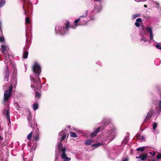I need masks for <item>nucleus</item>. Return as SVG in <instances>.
<instances>
[{
  "mask_svg": "<svg viewBox=\"0 0 161 161\" xmlns=\"http://www.w3.org/2000/svg\"><path fill=\"white\" fill-rule=\"evenodd\" d=\"M144 6L145 7H147V5H144Z\"/></svg>",
  "mask_w": 161,
  "mask_h": 161,
  "instance_id": "obj_45",
  "label": "nucleus"
},
{
  "mask_svg": "<svg viewBox=\"0 0 161 161\" xmlns=\"http://www.w3.org/2000/svg\"><path fill=\"white\" fill-rule=\"evenodd\" d=\"M141 41H143L144 42H146L147 40L145 38L143 37L141 39Z\"/></svg>",
  "mask_w": 161,
  "mask_h": 161,
  "instance_id": "obj_37",
  "label": "nucleus"
},
{
  "mask_svg": "<svg viewBox=\"0 0 161 161\" xmlns=\"http://www.w3.org/2000/svg\"><path fill=\"white\" fill-rule=\"evenodd\" d=\"M159 110H161V101H159Z\"/></svg>",
  "mask_w": 161,
  "mask_h": 161,
  "instance_id": "obj_34",
  "label": "nucleus"
},
{
  "mask_svg": "<svg viewBox=\"0 0 161 161\" xmlns=\"http://www.w3.org/2000/svg\"><path fill=\"white\" fill-rule=\"evenodd\" d=\"M5 1L4 0H0V7H2L5 4Z\"/></svg>",
  "mask_w": 161,
  "mask_h": 161,
  "instance_id": "obj_22",
  "label": "nucleus"
},
{
  "mask_svg": "<svg viewBox=\"0 0 161 161\" xmlns=\"http://www.w3.org/2000/svg\"><path fill=\"white\" fill-rule=\"evenodd\" d=\"M83 16H80L79 18L78 19H76L75 21V27H76L78 25L77 24L80 21V23L81 24V25H84L85 24V23H84L82 22L83 20L82 19Z\"/></svg>",
  "mask_w": 161,
  "mask_h": 161,
  "instance_id": "obj_8",
  "label": "nucleus"
},
{
  "mask_svg": "<svg viewBox=\"0 0 161 161\" xmlns=\"http://www.w3.org/2000/svg\"><path fill=\"white\" fill-rule=\"evenodd\" d=\"M157 126V124L156 123H154L153 124V129L154 130L156 129Z\"/></svg>",
  "mask_w": 161,
  "mask_h": 161,
  "instance_id": "obj_29",
  "label": "nucleus"
},
{
  "mask_svg": "<svg viewBox=\"0 0 161 161\" xmlns=\"http://www.w3.org/2000/svg\"><path fill=\"white\" fill-rule=\"evenodd\" d=\"M8 67L7 66H6V70L5 72V77L4 79L6 80V81H7L8 79V77L9 76V72L8 70Z\"/></svg>",
  "mask_w": 161,
  "mask_h": 161,
  "instance_id": "obj_10",
  "label": "nucleus"
},
{
  "mask_svg": "<svg viewBox=\"0 0 161 161\" xmlns=\"http://www.w3.org/2000/svg\"><path fill=\"white\" fill-rule=\"evenodd\" d=\"M152 153L151 152H149V153L150 154H152ZM155 155V152H154L153 153V154H152V155L153 156H154V155Z\"/></svg>",
  "mask_w": 161,
  "mask_h": 161,
  "instance_id": "obj_39",
  "label": "nucleus"
},
{
  "mask_svg": "<svg viewBox=\"0 0 161 161\" xmlns=\"http://www.w3.org/2000/svg\"><path fill=\"white\" fill-rule=\"evenodd\" d=\"M31 20L30 18L28 17H26L25 18V24H28L30 23Z\"/></svg>",
  "mask_w": 161,
  "mask_h": 161,
  "instance_id": "obj_23",
  "label": "nucleus"
},
{
  "mask_svg": "<svg viewBox=\"0 0 161 161\" xmlns=\"http://www.w3.org/2000/svg\"><path fill=\"white\" fill-rule=\"evenodd\" d=\"M156 47L159 49H161V46L159 44H157L156 45Z\"/></svg>",
  "mask_w": 161,
  "mask_h": 161,
  "instance_id": "obj_32",
  "label": "nucleus"
},
{
  "mask_svg": "<svg viewBox=\"0 0 161 161\" xmlns=\"http://www.w3.org/2000/svg\"><path fill=\"white\" fill-rule=\"evenodd\" d=\"M144 136H142V139H144Z\"/></svg>",
  "mask_w": 161,
  "mask_h": 161,
  "instance_id": "obj_47",
  "label": "nucleus"
},
{
  "mask_svg": "<svg viewBox=\"0 0 161 161\" xmlns=\"http://www.w3.org/2000/svg\"><path fill=\"white\" fill-rule=\"evenodd\" d=\"M4 41V38L3 36H0V42H2Z\"/></svg>",
  "mask_w": 161,
  "mask_h": 161,
  "instance_id": "obj_33",
  "label": "nucleus"
},
{
  "mask_svg": "<svg viewBox=\"0 0 161 161\" xmlns=\"http://www.w3.org/2000/svg\"><path fill=\"white\" fill-rule=\"evenodd\" d=\"M145 149V147H139L136 150L138 151H141L143 152Z\"/></svg>",
  "mask_w": 161,
  "mask_h": 161,
  "instance_id": "obj_24",
  "label": "nucleus"
},
{
  "mask_svg": "<svg viewBox=\"0 0 161 161\" xmlns=\"http://www.w3.org/2000/svg\"><path fill=\"white\" fill-rule=\"evenodd\" d=\"M28 55V52L27 51L25 52L23 55V58L25 59L27 58Z\"/></svg>",
  "mask_w": 161,
  "mask_h": 161,
  "instance_id": "obj_20",
  "label": "nucleus"
},
{
  "mask_svg": "<svg viewBox=\"0 0 161 161\" xmlns=\"http://www.w3.org/2000/svg\"><path fill=\"white\" fill-rule=\"evenodd\" d=\"M147 155L146 154L142 155H140L138 157H136V158H141L142 160H145L147 158Z\"/></svg>",
  "mask_w": 161,
  "mask_h": 161,
  "instance_id": "obj_11",
  "label": "nucleus"
},
{
  "mask_svg": "<svg viewBox=\"0 0 161 161\" xmlns=\"http://www.w3.org/2000/svg\"><path fill=\"white\" fill-rule=\"evenodd\" d=\"M69 22H67L66 24V26L65 27H63V28L60 27L59 26H56L55 28L56 32L57 33L58 32L60 33L61 35H63L64 34L63 32H65V31H67L69 27Z\"/></svg>",
  "mask_w": 161,
  "mask_h": 161,
  "instance_id": "obj_5",
  "label": "nucleus"
},
{
  "mask_svg": "<svg viewBox=\"0 0 161 161\" xmlns=\"http://www.w3.org/2000/svg\"><path fill=\"white\" fill-rule=\"evenodd\" d=\"M70 135L71 137H77L76 134L74 132H70Z\"/></svg>",
  "mask_w": 161,
  "mask_h": 161,
  "instance_id": "obj_27",
  "label": "nucleus"
},
{
  "mask_svg": "<svg viewBox=\"0 0 161 161\" xmlns=\"http://www.w3.org/2000/svg\"><path fill=\"white\" fill-rule=\"evenodd\" d=\"M135 0V1H136V2H139L142 1V0Z\"/></svg>",
  "mask_w": 161,
  "mask_h": 161,
  "instance_id": "obj_40",
  "label": "nucleus"
},
{
  "mask_svg": "<svg viewBox=\"0 0 161 161\" xmlns=\"http://www.w3.org/2000/svg\"><path fill=\"white\" fill-rule=\"evenodd\" d=\"M115 130L113 129L112 130L110 131H108L107 134V137H104L103 140V141H105L104 143L103 142L102 143H97L92 144V147H98L100 146L103 144H107L111 141L115 137V133H114Z\"/></svg>",
  "mask_w": 161,
  "mask_h": 161,
  "instance_id": "obj_2",
  "label": "nucleus"
},
{
  "mask_svg": "<svg viewBox=\"0 0 161 161\" xmlns=\"http://www.w3.org/2000/svg\"><path fill=\"white\" fill-rule=\"evenodd\" d=\"M14 70L15 71V69H14Z\"/></svg>",
  "mask_w": 161,
  "mask_h": 161,
  "instance_id": "obj_49",
  "label": "nucleus"
},
{
  "mask_svg": "<svg viewBox=\"0 0 161 161\" xmlns=\"http://www.w3.org/2000/svg\"><path fill=\"white\" fill-rule=\"evenodd\" d=\"M152 161H155V160H153Z\"/></svg>",
  "mask_w": 161,
  "mask_h": 161,
  "instance_id": "obj_50",
  "label": "nucleus"
},
{
  "mask_svg": "<svg viewBox=\"0 0 161 161\" xmlns=\"http://www.w3.org/2000/svg\"><path fill=\"white\" fill-rule=\"evenodd\" d=\"M41 96V94L38 92H35V97L36 98H37L38 99Z\"/></svg>",
  "mask_w": 161,
  "mask_h": 161,
  "instance_id": "obj_26",
  "label": "nucleus"
},
{
  "mask_svg": "<svg viewBox=\"0 0 161 161\" xmlns=\"http://www.w3.org/2000/svg\"><path fill=\"white\" fill-rule=\"evenodd\" d=\"M146 31H147L149 32L150 33V38L151 40H152L153 37L152 28L150 27H147L146 28H144L142 29V31L144 32L145 34H146L145 32Z\"/></svg>",
  "mask_w": 161,
  "mask_h": 161,
  "instance_id": "obj_7",
  "label": "nucleus"
},
{
  "mask_svg": "<svg viewBox=\"0 0 161 161\" xmlns=\"http://www.w3.org/2000/svg\"><path fill=\"white\" fill-rule=\"evenodd\" d=\"M88 13V11H86V15H85L82 16H83V18L82 19L83 21H82L84 23H85V24L84 25H85L87 23V21L86 20V17L87 16V14Z\"/></svg>",
  "mask_w": 161,
  "mask_h": 161,
  "instance_id": "obj_17",
  "label": "nucleus"
},
{
  "mask_svg": "<svg viewBox=\"0 0 161 161\" xmlns=\"http://www.w3.org/2000/svg\"><path fill=\"white\" fill-rule=\"evenodd\" d=\"M140 16V14H136L135 15H134L133 16L132 18L133 19H135L136 18V17L139 16Z\"/></svg>",
  "mask_w": 161,
  "mask_h": 161,
  "instance_id": "obj_30",
  "label": "nucleus"
},
{
  "mask_svg": "<svg viewBox=\"0 0 161 161\" xmlns=\"http://www.w3.org/2000/svg\"><path fill=\"white\" fill-rule=\"evenodd\" d=\"M153 113L152 111H149L148 113L145 120L146 121L148 118H150L152 116Z\"/></svg>",
  "mask_w": 161,
  "mask_h": 161,
  "instance_id": "obj_18",
  "label": "nucleus"
},
{
  "mask_svg": "<svg viewBox=\"0 0 161 161\" xmlns=\"http://www.w3.org/2000/svg\"><path fill=\"white\" fill-rule=\"evenodd\" d=\"M1 48L2 51L3 53V57L5 58L4 62L5 64H7L10 59L9 55L8 52V48L5 43L2 45Z\"/></svg>",
  "mask_w": 161,
  "mask_h": 161,
  "instance_id": "obj_3",
  "label": "nucleus"
},
{
  "mask_svg": "<svg viewBox=\"0 0 161 161\" xmlns=\"http://www.w3.org/2000/svg\"><path fill=\"white\" fill-rule=\"evenodd\" d=\"M92 139H89L86 140L85 142L86 145H90L92 142Z\"/></svg>",
  "mask_w": 161,
  "mask_h": 161,
  "instance_id": "obj_16",
  "label": "nucleus"
},
{
  "mask_svg": "<svg viewBox=\"0 0 161 161\" xmlns=\"http://www.w3.org/2000/svg\"><path fill=\"white\" fill-rule=\"evenodd\" d=\"M30 3L29 2H28V5H30Z\"/></svg>",
  "mask_w": 161,
  "mask_h": 161,
  "instance_id": "obj_46",
  "label": "nucleus"
},
{
  "mask_svg": "<svg viewBox=\"0 0 161 161\" xmlns=\"http://www.w3.org/2000/svg\"><path fill=\"white\" fill-rule=\"evenodd\" d=\"M128 158L127 157L124 159L123 160V161H128Z\"/></svg>",
  "mask_w": 161,
  "mask_h": 161,
  "instance_id": "obj_38",
  "label": "nucleus"
},
{
  "mask_svg": "<svg viewBox=\"0 0 161 161\" xmlns=\"http://www.w3.org/2000/svg\"><path fill=\"white\" fill-rule=\"evenodd\" d=\"M36 127H36H34V129L33 130V132L34 131V130H35V131H36Z\"/></svg>",
  "mask_w": 161,
  "mask_h": 161,
  "instance_id": "obj_41",
  "label": "nucleus"
},
{
  "mask_svg": "<svg viewBox=\"0 0 161 161\" xmlns=\"http://www.w3.org/2000/svg\"><path fill=\"white\" fill-rule=\"evenodd\" d=\"M12 88V85H11L9 88V90H7L5 91L4 94V100L7 101L11 95Z\"/></svg>",
  "mask_w": 161,
  "mask_h": 161,
  "instance_id": "obj_6",
  "label": "nucleus"
},
{
  "mask_svg": "<svg viewBox=\"0 0 161 161\" xmlns=\"http://www.w3.org/2000/svg\"><path fill=\"white\" fill-rule=\"evenodd\" d=\"M15 80H16V79H14V81H15V82H16Z\"/></svg>",
  "mask_w": 161,
  "mask_h": 161,
  "instance_id": "obj_51",
  "label": "nucleus"
},
{
  "mask_svg": "<svg viewBox=\"0 0 161 161\" xmlns=\"http://www.w3.org/2000/svg\"><path fill=\"white\" fill-rule=\"evenodd\" d=\"M58 158V155L57 153H56L55 155V161H57V160Z\"/></svg>",
  "mask_w": 161,
  "mask_h": 161,
  "instance_id": "obj_36",
  "label": "nucleus"
},
{
  "mask_svg": "<svg viewBox=\"0 0 161 161\" xmlns=\"http://www.w3.org/2000/svg\"><path fill=\"white\" fill-rule=\"evenodd\" d=\"M66 130H63L59 133V135L61 136L60 138V141L64 140L65 139L66 135Z\"/></svg>",
  "mask_w": 161,
  "mask_h": 161,
  "instance_id": "obj_9",
  "label": "nucleus"
},
{
  "mask_svg": "<svg viewBox=\"0 0 161 161\" xmlns=\"http://www.w3.org/2000/svg\"><path fill=\"white\" fill-rule=\"evenodd\" d=\"M97 9V10H96V12H99V10H100V9H99V10H98Z\"/></svg>",
  "mask_w": 161,
  "mask_h": 161,
  "instance_id": "obj_43",
  "label": "nucleus"
},
{
  "mask_svg": "<svg viewBox=\"0 0 161 161\" xmlns=\"http://www.w3.org/2000/svg\"><path fill=\"white\" fill-rule=\"evenodd\" d=\"M100 129V127L97 128L95 131L91 134L90 136L91 137H93L96 136V135Z\"/></svg>",
  "mask_w": 161,
  "mask_h": 161,
  "instance_id": "obj_13",
  "label": "nucleus"
},
{
  "mask_svg": "<svg viewBox=\"0 0 161 161\" xmlns=\"http://www.w3.org/2000/svg\"><path fill=\"white\" fill-rule=\"evenodd\" d=\"M31 114H30V115L28 118V120L29 122V125L31 126V127H33V125H32V121L31 119Z\"/></svg>",
  "mask_w": 161,
  "mask_h": 161,
  "instance_id": "obj_14",
  "label": "nucleus"
},
{
  "mask_svg": "<svg viewBox=\"0 0 161 161\" xmlns=\"http://www.w3.org/2000/svg\"><path fill=\"white\" fill-rule=\"evenodd\" d=\"M26 1H25L24 2V5H23V8L24 9V14H26V13L25 11V8L26 7Z\"/></svg>",
  "mask_w": 161,
  "mask_h": 161,
  "instance_id": "obj_28",
  "label": "nucleus"
},
{
  "mask_svg": "<svg viewBox=\"0 0 161 161\" xmlns=\"http://www.w3.org/2000/svg\"><path fill=\"white\" fill-rule=\"evenodd\" d=\"M33 133V132H31L30 134H29L27 136V138L29 140H30L31 139V136H32V134Z\"/></svg>",
  "mask_w": 161,
  "mask_h": 161,
  "instance_id": "obj_25",
  "label": "nucleus"
},
{
  "mask_svg": "<svg viewBox=\"0 0 161 161\" xmlns=\"http://www.w3.org/2000/svg\"><path fill=\"white\" fill-rule=\"evenodd\" d=\"M63 145L59 142L58 145V148L60 151L61 152V158L63 159V161H70L71 158L67 157V155L65 153L66 149L65 147L62 148Z\"/></svg>",
  "mask_w": 161,
  "mask_h": 161,
  "instance_id": "obj_4",
  "label": "nucleus"
},
{
  "mask_svg": "<svg viewBox=\"0 0 161 161\" xmlns=\"http://www.w3.org/2000/svg\"><path fill=\"white\" fill-rule=\"evenodd\" d=\"M32 69L36 75L37 76L38 80L37 82L34 79H31L32 80V84L31 85V87L32 88H34L36 86L37 89H38L37 86H36V85L38 86V87H41V85L40 84V80L39 78V76L41 72V68L40 66L36 62H35L32 66Z\"/></svg>",
  "mask_w": 161,
  "mask_h": 161,
  "instance_id": "obj_1",
  "label": "nucleus"
},
{
  "mask_svg": "<svg viewBox=\"0 0 161 161\" xmlns=\"http://www.w3.org/2000/svg\"><path fill=\"white\" fill-rule=\"evenodd\" d=\"M3 137L2 136H0V140H3Z\"/></svg>",
  "mask_w": 161,
  "mask_h": 161,
  "instance_id": "obj_42",
  "label": "nucleus"
},
{
  "mask_svg": "<svg viewBox=\"0 0 161 161\" xmlns=\"http://www.w3.org/2000/svg\"><path fill=\"white\" fill-rule=\"evenodd\" d=\"M142 20L140 18H137L136 20L135 24L137 27H139L140 26V24L141 23Z\"/></svg>",
  "mask_w": 161,
  "mask_h": 161,
  "instance_id": "obj_15",
  "label": "nucleus"
},
{
  "mask_svg": "<svg viewBox=\"0 0 161 161\" xmlns=\"http://www.w3.org/2000/svg\"><path fill=\"white\" fill-rule=\"evenodd\" d=\"M36 133H35L36 134V136H34L33 138L35 140H38L39 139V134L38 133L39 131V129L38 128H36Z\"/></svg>",
  "mask_w": 161,
  "mask_h": 161,
  "instance_id": "obj_12",
  "label": "nucleus"
},
{
  "mask_svg": "<svg viewBox=\"0 0 161 161\" xmlns=\"http://www.w3.org/2000/svg\"><path fill=\"white\" fill-rule=\"evenodd\" d=\"M15 105L16 107V108L18 110L19 109V107H18V105H19L18 103L16 102V103H15Z\"/></svg>",
  "mask_w": 161,
  "mask_h": 161,
  "instance_id": "obj_35",
  "label": "nucleus"
},
{
  "mask_svg": "<svg viewBox=\"0 0 161 161\" xmlns=\"http://www.w3.org/2000/svg\"><path fill=\"white\" fill-rule=\"evenodd\" d=\"M101 0H95V1H100Z\"/></svg>",
  "mask_w": 161,
  "mask_h": 161,
  "instance_id": "obj_48",
  "label": "nucleus"
},
{
  "mask_svg": "<svg viewBox=\"0 0 161 161\" xmlns=\"http://www.w3.org/2000/svg\"><path fill=\"white\" fill-rule=\"evenodd\" d=\"M156 157L158 159H161V154H158L156 156Z\"/></svg>",
  "mask_w": 161,
  "mask_h": 161,
  "instance_id": "obj_31",
  "label": "nucleus"
},
{
  "mask_svg": "<svg viewBox=\"0 0 161 161\" xmlns=\"http://www.w3.org/2000/svg\"><path fill=\"white\" fill-rule=\"evenodd\" d=\"M34 147H35V148H34V150H35V147H36V145H35V146H34V145H33V147H34Z\"/></svg>",
  "mask_w": 161,
  "mask_h": 161,
  "instance_id": "obj_44",
  "label": "nucleus"
},
{
  "mask_svg": "<svg viewBox=\"0 0 161 161\" xmlns=\"http://www.w3.org/2000/svg\"><path fill=\"white\" fill-rule=\"evenodd\" d=\"M9 112L8 110H7L6 114V117L7 119L10 121V118L9 115Z\"/></svg>",
  "mask_w": 161,
  "mask_h": 161,
  "instance_id": "obj_21",
  "label": "nucleus"
},
{
  "mask_svg": "<svg viewBox=\"0 0 161 161\" xmlns=\"http://www.w3.org/2000/svg\"><path fill=\"white\" fill-rule=\"evenodd\" d=\"M33 109L34 110H36L38 108V106L37 103H34L32 105Z\"/></svg>",
  "mask_w": 161,
  "mask_h": 161,
  "instance_id": "obj_19",
  "label": "nucleus"
}]
</instances>
